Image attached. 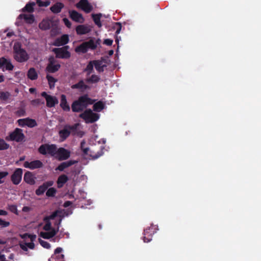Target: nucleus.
Listing matches in <instances>:
<instances>
[{
  "instance_id": "1",
  "label": "nucleus",
  "mask_w": 261,
  "mask_h": 261,
  "mask_svg": "<svg viewBox=\"0 0 261 261\" xmlns=\"http://www.w3.org/2000/svg\"><path fill=\"white\" fill-rule=\"evenodd\" d=\"M94 100L90 98L88 94L80 96L77 99L74 100L71 104V109L74 113L84 111L89 105L93 104Z\"/></svg>"
},
{
  "instance_id": "2",
  "label": "nucleus",
  "mask_w": 261,
  "mask_h": 261,
  "mask_svg": "<svg viewBox=\"0 0 261 261\" xmlns=\"http://www.w3.org/2000/svg\"><path fill=\"white\" fill-rule=\"evenodd\" d=\"M13 58L19 63H23L27 61L29 59V55L26 50L21 47L19 43L14 44L13 48Z\"/></svg>"
},
{
  "instance_id": "3",
  "label": "nucleus",
  "mask_w": 261,
  "mask_h": 261,
  "mask_svg": "<svg viewBox=\"0 0 261 261\" xmlns=\"http://www.w3.org/2000/svg\"><path fill=\"white\" fill-rule=\"evenodd\" d=\"M79 117L84 119L86 123H93L99 118L98 114L93 113L91 109H87L80 114Z\"/></svg>"
},
{
  "instance_id": "4",
  "label": "nucleus",
  "mask_w": 261,
  "mask_h": 261,
  "mask_svg": "<svg viewBox=\"0 0 261 261\" xmlns=\"http://www.w3.org/2000/svg\"><path fill=\"white\" fill-rule=\"evenodd\" d=\"M69 49V46L68 45H65L62 47L53 48V52L56 55L57 58L68 59L71 57V54L68 50Z\"/></svg>"
},
{
  "instance_id": "5",
  "label": "nucleus",
  "mask_w": 261,
  "mask_h": 261,
  "mask_svg": "<svg viewBox=\"0 0 261 261\" xmlns=\"http://www.w3.org/2000/svg\"><path fill=\"white\" fill-rule=\"evenodd\" d=\"M57 146L55 144H44L38 148V152L42 155L48 154L51 156H54L57 152Z\"/></svg>"
},
{
  "instance_id": "6",
  "label": "nucleus",
  "mask_w": 261,
  "mask_h": 261,
  "mask_svg": "<svg viewBox=\"0 0 261 261\" xmlns=\"http://www.w3.org/2000/svg\"><path fill=\"white\" fill-rule=\"evenodd\" d=\"M78 126V123H75L72 125H70L68 124L65 125L63 129L60 130L59 132V134L60 138H61L62 140H66L70 136L71 131L76 130Z\"/></svg>"
},
{
  "instance_id": "7",
  "label": "nucleus",
  "mask_w": 261,
  "mask_h": 261,
  "mask_svg": "<svg viewBox=\"0 0 261 261\" xmlns=\"http://www.w3.org/2000/svg\"><path fill=\"white\" fill-rule=\"evenodd\" d=\"M101 146L98 148V149L93 148L91 149L89 147H86L84 149V154L89 155L92 159H97L101 156L103 153V150Z\"/></svg>"
},
{
  "instance_id": "8",
  "label": "nucleus",
  "mask_w": 261,
  "mask_h": 261,
  "mask_svg": "<svg viewBox=\"0 0 261 261\" xmlns=\"http://www.w3.org/2000/svg\"><path fill=\"white\" fill-rule=\"evenodd\" d=\"M157 230V226L152 224L144 229L143 237L144 242L146 243L149 242L152 240V236L156 233Z\"/></svg>"
},
{
  "instance_id": "9",
  "label": "nucleus",
  "mask_w": 261,
  "mask_h": 261,
  "mask_svg": "<svg viewBox=\"0 0 261 261\" xmlns=\"http://www.w3.org/2000/svg\"><path fill=\"white\" fill-rule=\"evenodd\" d=\"M61 67V65L55 60L54 57H50L48 59V63L46 67V71L49 73H55L58 71Z\"/></svg>"
},
{
  "instance_id": "10",
  "label": "nucleus",
  "mask_w": 261,
  "mask_h": 261,
  "mask_svg": "<svg viewBox=\"0 0 261 261\" xmlns=\"http://www.w3.org/2000/svg\"><path fill=\"white\" fill-rule=\"evenodd\" d=\"M9 137L11 141H14L17 142H22L25 138V136L22 133V130L19 128H15L14 131L10 133Z\"/></svg>"
},
{
  "instance_id": "11",
  "label": "nucleus",
  "mask_w": 261,
  "mask_h": 261,
  "mask_svg": "<svg viewBox=\"0 0 261 261\" xmlns=\"http://www.w3.org/2000/svg\"><path fill=\"white\" fill-rule=\"evenodd\" d=\"M41 95L42 97L45 98L46 101V106L47 107H54L58 103L59 101L56 97L48 95L46 92H42Z\"/></svg>"
},
{
  "instance_id": "12",
  "label": "nucleus",
  "mask_w": 261,
  "mask_h": 261,
  "mask_svg": "<svg viewBox=\"0 0 261 261\" xmlns=\"http://www.w3.org/2000/svg\"><path fill=\"white\" fill-rule=\"evenodd\" d=\"M23 170L21 168H17L11 175V180L15 185L20 184L22 179Z\"/></svg>"
},
{
  "instance_id": "13",
  "label": "nucleus",
  "mask_w": 261,
  "mask_h": 261,
  "mask_svg": "<svg viewBox=\"0 0 261 261\" xmlns=\"http://www.w3.org/2000/svg\"><path fill=\"white\" fill-rule=\"evenodd\" d=\"M76 7L78 8L82 9L86 13H90L93 9V7L89 3L88 0H80L76 4Z\"/></svg>"
},
{
  "instance_id": "14",
  "label": "nucleus",
  "mask_w": 261,
  "mask_h": 261,
  "mask_svg": "<svg viewBox=\"0 0 261 261\" xmlns=\"http://www.w3.org/2000/svg\"><path fill=\"white\" fill-rule=\"evenodd\" d=\"M43 166V163L40 160H35L31 162L25 161L23 164L24 167L31 170L40 168H42Z\"/></svg>"
},
{
  "instance_id": "15",
  "label": "nucleus",
  "mask_w": 261,
  "mask_h": 261,
  "mask_svg": "<svg viewBox=\"0 0 261 261\" xmlns=\"http://www.w3.org/2000/svg\"><path fill=\"white\" fill-rule=\"evenodd\" d=\"M69 41V36L68 35L64 34L62 35L60 37L56 38L54 41L53 45L55 46H65Z\"/></svg>"
},
{
  "instance_id": "16",
  "label": "nucleus",
  "mask_w": 261,
  "mask_h": 261,
  "mask_svg": "<svg viewBox=\"0 0 261 261\" xmlns=\"http://www.w3.org/2000/svg\"><path fill=\"white\" fill-rule=\"evenodd\" d=\"M53 185L54 181L53 180H49L43 182V184L40 186L36 190V194L38 196L42 195L49 187H51Z\"/></svg>"
},
{
  "instance_id": "17",
  "label": "nucleus",
  "mask_w": 261,
  "mask_h": 261,
  "mask_svg": "<svg viewBox=\"0 0 261 261\" xmlns=\"http://www.w3.org/2000/svg\"><path fill=\"white\" fill-rule=\"evenodd\" d=\"M59 161H64L68 159L70 155V152L64 148L61 147L57 151Z\"/></svg>"
},
{
  "instance_id": "18",
  "label": "nucleus",
  "mask_w": 261,
  "mask_h": 261,
  "mask_svg": "<svg viewBox=\"0 0 261 261\" xmlns=\"http://www.w3.org/2000/svg\"><path fill=\"white\" fill-rule=\"evenodd\" d=\"M54 22L52 19L46 18L43 19L39 24V28L42 30H47L54 25Z\"/></svg>"
},
{
  "instance_id": "19",
  "label": "nucleus",
  "mask_w": 261,
  "mask_h": 261,
  "mask_svg": "<svg viewBox=\"0 0 261 261\" xmlns=\"http://www.w3.org/2000/svg\"><path fill=\"white\" fill-rule=\"evenodd\" d=\"M70 17L74 21L83 23L84 22V18L83 15L75 10L69 11Z\"/></svg>"
},
{
  "instance_id": "20",
  "label": "nucleus",
  "mask_w": 261,
  "mask_h": 261,
  "mask_svg": "<svg viewBox=\"0 0 261 261\" xmlns=\"http://www.w3.org/2000/svg\"><path fill=\"white\" fill-rule=\"evenodd\" d=\"M18 122L19 125H27L30 127H33L37 125L36 121L34 119L30 118L19 119Z\"/></svg>"
},
{
  "instance_id": "21",
  "label": "nucleus",
  "mask_w": 261,
  "mask_h": 261,
  "mask_svg": "<svg viewBox=\"0 0 261 261\" xmlns=\"http://www.w3.org/2000/svg\"><path fill=\"white\" fill-rule=\"evenodd\" d=\"M72 89H79L81 92H84L86 90L90 89V87L85 84L83 80H80L77 83L71 86Z\"/></svg>"
},
{
  "instance_id": "22",
  "label": "nucleus",
  "mask_w": 261,
  "mask_h": 261,
  "mask_svg": "<svg viewBox=\"0 0 261 261\" xmlns=\"http://www.w3.org/2000/svg\"><path fill=\"white\" fill-rule=\"evenodd\" d=\"M77 163V161L75 160H69L66 162H64L59 164V165L56 168V170L60 171H63L65 169L71 166L72 165Z\"/></svg>"
},
{
  "instance_id": "23",
  "label": "nucleus",
  "mask_w": 261,
  "mask_h": 261,
  "mask_svg": "<svg viewBox=\"0 0 261 261\" xmlns=\"http://www.w3.org/2000/svg\"><path fill=\"white\" fill-rule=\"evenodd\" d=\"M23 180L26 183L30 185H33L35 184V178L30 171H27L24 173Z\"/></svg>"
},
{
  "instance_id": "24",
  "label": "nucleus",
  "mask_w": 261,
  "mask_h": 261,
  "mask_svg": "<svg viewBox=\"0 0 261 261\" xmlns=\"http://www.w3.org/2000/svg\"><path fill=\"white\" fill-rule=\"evenodd\" d=\"M60 106L63 110L65 112H69L70 110V106L67 101L66 96L64 94H62L61 96Z\"/></svg>"
},
{
  "instance_id": "25",
  "label": "nucleus",
  "mask_w": 261,
  "mask_h": 261,
  "mask_svg": "<svg viewBox=\"0 0 261 261\" xmlns=\"http://www.w3.org/2000/svg\"><path fill=\"white\" fill-rule=\"evenodd\" d=\"M64 7V5L63 3L61 2H57L50 8V10L53 13L58 14L61 11Z\"/></svg>"
},
{
  "instance_id": "26",
  "label": "nucleus",
  "mask_w": 261,
  "mask_h": 261,
  "mask_svg": "<svg viewBox=\"0 0 261 261\" xmlns=\"http://www.w3.org/2000/svg\"><path fill=\"white\" fill-rule=\"evenodd\" d=\"M57 231L55 229H52L48 232L41 231L40 233V236L45 239H49L53 238L57 234Z\"/></svg>"
},
{
  "instance_id": "27",
  "label": "nucleus",
  "mask_w": 261,
  "mask_h": 261,
  "mask_svg": "<svg viewBox=\"0 0 261 261\" xmlns=\"http://www.w3.org/2000/svg\"><path fill=\"white\" fill-rule=\"evenodd\" d=\"M68 180V176L65 174H62L60 175L57 179V184L58 188H61L63 187L64 184Z\"/></svg>"
},
{
  "instance_id": "28",
  "label": "nucleus",
  "mask_w": 261,
  "mask_h": 261,
  "mask_svg": "<svg viewBox=\"0 0 261 261\" xmlns=\"http://www.w3.org/2000/svg\"><path fill=\"white\" fill-rule=\"evenodd\" d=\"M90 29L85 25H79L76 27V32L78 35H85L88 34Z\"/></svg>"
},
{
  "instance_id": "29",
  "label": "nucleus",
  "mask_w": 261,
  "mask_h": 261,
  "mask_svg": "<svg viewBox=\"0 0 261 261\" xmlns=\"http://www.w3.org/2000/svg\"><path fill=\"white\" fill-rule=\"evenodd\" d=\"M84 42L88 50H95L97 47L98 44H99L98 40L95 42L93 39H91L88 41H85Z\"/></svg>"
},
{
  "instance_id": "30",
  "label": "nucleus",
  "mask_w": 261,
  "mask_h": 261,
  "mask_svg": "<svg viewBox=\"0 0 261 261\" xmlns=\"http://www.w3.org/2000/svg\"><path fill=\"white\" fill-rule=\"evenodd\" d=\"M19 246L20 248L24 251H28V248H29L31 249H34L35 248V244L33 242L27 243L24 241H22L19 243Z\"/></svg>"
},
{
  "instance_id": "31",
  "label": "nucleus",
  "mask_w": 261,
  "mask_h": 261,
  "mask_svg": "<svg viewBox=\"0 0 261 261\" xmlns=\"http://www.w3.org/2000/svg\"><path fill=\"white\" fill-rule=\"evenodd\" d=\"M28 77L33 81L37 79L38 78V73L36 70V69L32 67L29 69L27 73Z\"/></svg>"
},
{
  "instance_id": "32",
  "label": "nucleus",
  "mask_w": 261,
  "mask_h": 261,
  "mask_svg": "<svg viewBox=\"0 0 261 261\" xmlns=\"http://www.w3.org/2000/svg\"><path fill=\"white\" fill-rule=\"evenodd\" d=\"M94 67L98 72H102L104 71V68L106 67V65L102 64V62L100 60H93Z\"/></svg>"
},
{
  "instance_id": "33",
  "label": "nucleus",
  "mask_w": 261,
  "mask_h": 261,
  "mask_svg": "<svg viewBox=\"0 0 261 261\" xmlns=\"http://www.w3.org/2000/svg\"><path fill=\"white\" fill-rule=\"evenodd\" d=\"M101 17V14H92V17L95 23V24L98 26V28H100L102 26V24L100 21V18Z\"/></svg>"
},
{
  "instance_id": "34",
  "label": "nucleus",
  "mask_w": 261,
  "mask_h": 261,
  "mask_svg": "<svg viewBox=\"0 0 261 261\" xmlns=\"http://www.w3.org/2000/svg\"><path fill=\"white\" fill-rule=\"evenodd\" d=\"M75 51L77 53H86L88 51V49L84 42H83L80 45L76 47L75 48Z\"/></svg>"
},
{
  "instance_id": "35",
  "label": "nucleus",
  "mask_w": 261,
  "mask_h": 261,
  "mask_svg": "<svg viewBox=\"0 0 261 261\" xmlns=\"http://www.w3.org/2000/svg\"><path fill=\"white\" fill-rule=\"evenodd\" d=\"M46 77L50 89L54 88L55 87V83L57 82L58 81L57 79H55V77L49 74H47Z\"/></svg>"
},
{
  "instance_id": "36",
  "label": "nucleus",
  "mask_w": 261,
  "mask_h": 261,
  "mask_svg": "<svg viewBox=\"0 0 261 261\" xmlns=\"http://www.w3.org/2000/svg\"><path fill=\"white\" fill-rule=\"evenodd\" d=\"M105 105L103 103L99 101L94 104L93 106V110L96 112H100L104 109Z\"/></svg>"
},
{
  "instance_id": "37",
  "label": "nucleus",
  "mask_w": 261,
  "mask_h": 261,
  "mask_svg": "<svg viewBox=\"0 0 261 261\" xmlns=\"http://www.w3.org/2000/svg\"><path fill=\"white\" fill-rule=\"evenodd\" d=\"M94 66V62L90 61L87 64L86 67L84 69V71L87 72V75H90L93 71V66Z\"/></svg>"
},
{
  "instance_id": "38",
  "label": "nucleus",
  "mask_w": 261,
  "mask_h": 261,
  "mask_svg": "<svg viewBox=\"0 0 261 261\" xmlns=\"http://www.w3.org/2000/svg\"><path fill=\"white\" fill-rule=\"evenodd\" d=\"M22 239L26 241L28 239H30L31 242H34L36 239V234H31L28 233H25L23 234L20 235Z\"/></svg>"
},
{
  "instance_id": "39",
  "label": "nucleus",
  "mask_w": 261,
  "mask_h": 261,
  "mask_svg": "<svg viewBox=\"0 0 261 261\" xmlns=\"http://www.w3.org/2000/svg\"><path fill=\"white\" fill-rule=\"evenodd\" d=\"M43 221L45 222V224L43 227V230L45 231H51L53 228L51 227V222L49 221L48 219L47 218H44Z\"/></svg>"
},
{
  "instance_id": "40",
  "label": "nucleus",
  "mask_w": 261,
  "mask_h": 261,
  "mask_svg": "<svg viewBox=\"0 0 261 261\" xmlns=\"http://www.w3.org/2000/svg\"><path fill=\"white\" fill-rule=\"evenodd\" d=\"M100 80V77L95 74H92L89 78L87 79L86 82L90 83H97Z\"/></svg>"
},
{
  "instance_id": "41",
  "label": "nucleus",
  "mask_w": 261,
  "mask_h": 261,
  "mask_svg": "<svg viewBox=\"0 0 261 261\" xmlns=\"http://www.w3.org/2000/svg\"><path fill=\"white\" fill-rule=\"evenodd\" d=\"M35 5V3H29L27 4L23 8V11L28 12H32L34 11V6Z\"/></svg>"
},
{
  "instance_id": "42",
  "label": "nucleus",
  "mask_w": 261,
  "mask_h": 261,
  "mask_svg": "<svg viewBox=\"0 0 261 261\" xmlns=\"http://www.w3.org/2000/svg\"><path fill=\"white\" fill-rule=\"evenodd\" d=\"M11 96V94L9 92H0V99L2 100H7Z\"/></svg>"
},
{
  "instance_id": "43",
  "label": "nucleus",
  "mask_w": 261,
  "mask_h": 261,
  "mask_svg": "<svg viewBox=\"0 0 261 261\" xmlns=\"http://www.w3.org/2000/svg\"><path fill=\"white\" fill-rule=\"evenodd\" d=\"M47 191L46 192V196L49 197H54L55 194L57 193V190L55 188H50L48 189H47Z\"/></svg>"
},
{
  "instance_id": "44",
  "label": "nucleus",
  "mask_w": 261,
  "mask_h": 261,
  "mask_svg": "<svg viewBox=\"0 0 261 261\" xmlns=\"http://www.w3.org/2000/svg\"><path fill=\"white\" fill-rule=\"evenodd\" d=\"M9 147V145L7 144L3 139L0 138V150H5Z\"/></svg>"
},
{
  "instance_id": "45",
  "label": "nucleus",
  "mask_w": 261,
  "mask_h": 261,
  "mask_svg": "<svg viewBox=\"0 0 261 261\" xmlns=\"http://www.w3.org/2000/svg\"><path fill=\"white\" fill-rule=\"evenodd\" d=\"M113 29L116 30V34H119L122 29L121 23L120 22H115L114 24Z\"/></svg>"
},
{
  "instance_id": "46",
  "label": "nucleus",
  "mask_w": 261,
  "mask_h": 261,
  "mask_svg": "<svg viewBox=\"0 0 261 261\" xmlns=\"http://www.w3.org/2000/svg\"><path fill=\"white\" fill-rule=\"evenodd\" d=\"M39 242L40 245L44 248L49 249L50 248V244L46 241H43L41 239H39Z\"/></svg>"
},
{
  "instance_id": "47",
  "label": "nucleus",
  "mask_w": 261,
  "mask_h": 261,
  "mask_svg": "<svg viewBox=\"0 0 261 261\" xmlns=\"http://www.w3.org/2000/svg\"><path fill=\"white\" fill-rule=\"evenodd\" d=\"M8 209L11 212L17 215L18 214V211L17 206L14 204H11V205H8Z\"/></svg>"
},
{
  "instance_id": "48",
  "label": "nucleus",
  "mask_w": 261,
  "mask_h": 261,
  "mask_svg": "<svg viewBox=\"0 0 261 261\" xmlns=\"http://www.w3.org/2000/svg\"><path fill=\"white\" fill-rule=\"evenodd\" d=\"M8 174L9 173L7 171H0V184L4 182L3 179L7 177Z\"/></svg>"
},
{
  "instance_id": "49",
  "label": "nucleus",
  "mask_w": 261,
  "mask_h": 261,
  "mask_svg": "<svg viewBox=\"0 0 261 261\" xmlns=\"http://www.w3.org/2000/svg\"><path fill=\"white\" fill-rule=\"evenodd\" d=\"M24 19L29 23H33L34 21V16L32 14L24 15Z\"/></svg>"
},
{
  "instance_id": "50",
  "label": "nucleus",
  "mask_w": 261,
  "mask_h": 261,
  "mask_svg": "<svg viewBox=\"0 0 261 261\" xmlns=\"http://www.w3.org/2000/svg\"><path fill=\"white\" fill-rule=\"evenodd\" d=\"M4 66H5V68L7 70H12L14 68V66L12 65L10 60H7Z\"/></svg>"
},
{
  "instance_id": "51",
  "label": "nucleus",
  "mask_w": 261,
  "mask_h": 261,
  "mask_svg": "<svg viewBox=\"0 0 261 261\" xmlns=\"http://www.w3.org/2000/svg\"><path fill=\"white\" fill-rule=\"evenodd\" d=\"M31 103L32 105L34 106H37L40 105V104H43L44 101H42L41 99L38 98L32 100L31 101Z\"/></svg>"
},
{
  "instance_id": "52",
  "label": "nucleus",
  "mask_w": 261,
  "mask_h": 261,
  "mask_svg": "<svg viewBox=\"0 0 261 261\" xmlns=\"http://www.w3.org/2000/svg\"><path fill=\"white\" fill-rule=\"evenodd\" d=\"M37 3L39 7H47L50 4V2L49 1L43 2L41 1H37Z\"/></svg>"
},
{
  "instance_id": "53",
  "label": "nucleus",
  "mask_w": 261,
  "mask_h": 261,
  "mask_svg": "<svg viewBox=\"0 0 261 261\" xmlns=\"http://www.w3.org/2000/svg\"><path fill=\"white\" fill-rule=\"evenodd\" d=\"M10 222L8 221H6L0 218V226L2 227H7L10 225Z\"/></svg>"
},
{
  "instance_id": "54",
  "label": "nucleus",
  "mask_w": 261,
  "mask_h": 261,
  "mask_svg": "<svg viewBox=\"0 0 261 261\" xmlns=\"http://www.w3.org/2000/svg\"><path fill=\"white\" fill-rule=\"evenodd\" d=\"M58 213V212L57 211H55L50 215H49L48 216H46L44 218H48L49 221H50V220H53L57 216Z\"/></svg>"
},
{
  "instance_id": "55",
  "label": "nucleus",
  "mask_w": 261,
  "mask_h": 261,
  "mask_svg": "<svg viewBox=\"0 0 261 261\" xmlns=\"http://www.w3.org/2000/svg\"><path fill=\"white\" fill-rule=\"evenodd\" d=\"M63 21L65 24V25L68 28H70L71 27V22L66 18H64L63 19Z\"/></svg>"
},
{
  "instance_id": "56",
  "label": "nucleus",
  "mask_w": 261,
  "mask_h": 261,
  "mask_svg": "<svg viewBox=\"0 0 261 261\" xmlns=\"http://www.w3.org/2000/svg\"><path fill=\"white\" fill-rule=\"evenodd\" d=\"M113 42V40L110 39H106L104 40L103 43L107 45L110 46Z\"/></svg>"
},
{
  "instance_id": "57",
  "label": "nucleus",
  "mask_w": 261,
  "mask_h": 261,
  "mask_svg": "<svg viewBox=\"0 0 261 261\" xmlns=\"http://www.w3.org/2000/svg\"><path fill=\"white\" fill-rule=\"evenodd\" d=\"M7 61V59L3 57L0 58V68L2 67L5 65L6 62Z\"/></svg>"
},
{
  "instance_id": "58",
  "label": "nucleus",
  "mask_w": 261,
  "mask_h": 261,
  "mask_svg": "<svg viewBox=\"0 0 261 261\" xmlns=\"http://www.w3.org/2000/svg\"><path fill=\"white\" fill-rule=\"evenodd\" d=\"M62 251V248L61 247L57 248L54 251L55 254H60Z\"/></svg>"
},
{
  "instance_id": "59",
  "label": "nucleus",
  "mask_w": 261,
  "mask_h": 261,
  "mask_svg": "<svg viewBox=\"0 0 261 261\" xmlns=\"http://www.w3.org/2000/svg\"><path fill=\"white\" fill-rule=\"evenodd\" d=\"M8 215L7 211L3 210H0V216H6Z\"/></svg>"
},
{
  "instance_id": "60",
  "label": "nucleus",
  "mask_w": 261,
  "mask_h": 261,
  "mask_svg": "<svg viewBox=\"0 0 261 261\" xmlns=\"http://www.w3.org/2000/svg\"><path fill=\"white\" fill-rule=\"evenodd\" d=\"M86 143L84 141H82L81 143V148L83 151V152L84 153V149L86 148L84 147V145H85Z\"/></svg>"
},
{
  "instance_id": "61",
  "label": "nucleus",
  "mask_w": 261,
  "mask_h": 261,
  "mask_svg": "<svg viewBox=\"0 0 261 261\" xmlns=\"http://www.w3.org/2000/svg\"><path fill=\"white\" fill-rule=\"evenodd\" d=\"M56 257L58 259H63L64 258V255L58 254V255H57Z\"/></svg>"
},
{
  "instance_id": "62",
  "label": "nucleus",
  "mask_w": 261,
  "mask_h": 261,
  "mask_svg": "<svg viewBox=\"0 0 261 261\" xmlns=\"http://www.w3.org/2000/svg\"><path fill=\"white\" fill-rule=\"evenodd\" d=\"M14 35V33L13 32H10L7 34V36L8 37H11V36H13Z\"/></svg>"
},
{
  "instance_id": "63",
  "label": "nucleus",
  "mask_w": 261,
  "mask_h": 261,
  "mask_svg": "<svg viewBox=\"0 0 261 261\" xmlns=\"http://www.w3.org/2000/svg\"><path fill=\"white\" fill-rule=\"evenodd\" d=\"M30 210V207H28V206H24L23 208H22V211L23 212H28Z\"/></svg>"
},
{
  "instance_id": "64",
  "label": "nucleus",
  "mask_w": 261,
  "mask_h": 261,
  "mask_svg": "<svg viewBox=\"0 0 261 261\" xmlns=\"http://www.w3.org/2000/svg\"><path fill=\"white\" fill-rule=\"evenodd\" d=\"M71 204V202L69 201H67L64 203V206L67 207L70 205Z\"/></svg>"
}]
</instances>
